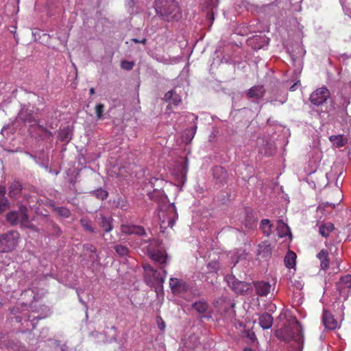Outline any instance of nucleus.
Masks as SVG:
<instances>
[{"instance_id":"f257e3e1","label":"nucleus","mask_w":351,"mask_h":351,"mask_svg":"<svg viewBox=\"0 0 351 351\" xmlns=\"http://www.w3.org/2000/svg\"><path fill=\"white\" fill-rule=\"evenodd\" d=\"M277 337L285 341H294L298 348H301L304 343L302 330L296 319L290 320L283 329L278 330Z\"/></svg>"},{"instance_id":"f03ea898","label":"nucleus","mask_w":351,"mask_h":351,"mask_svg":"<svg viewBox=\"0 0 351 351\" xmlns=\"http://www.w3.org/2000/svg\"><path fill=\"white\" fill-rule=\"evenodd\" d=\"M155 10L164 20L178 21L181 18V12L178 3L174 0H156Z\"/></svg>"},{"instance_id":"7ed1b4c3","label":"nucleus","mask_w":351,"mask_h":351,"mask_svg":"<svg viewBox=\"0 0 351 351\" xmlns=\"http://www.w3.org/2000/svg\"><path fill=\"white\" fill-rule=\"evenodd\" d=\"M158 217L161 232H165L168 228H172L178 217L175 205L169 204L161 206L158 211Z\"/></svg>"},{"instance_id":"20e7f679","label":"nucleus","mask_w":351,"mask_h":351,"mask_svg":"<svg viewBox=\"0 0 351 351\" xmlns=\"http://www.w3.org/2000/svg\"><path fill=\"white\" fill-rule=\"evenodd\" d=\"M27 211V209L26 207L21 206L18 211H11L7 214V221L12 225L20 223L24 227L30 228L31 224Z\"/></svg>"},{"instance_id":"39448f33","label":"nucleus","mask_w":351,"mask_h":351,"mask_svg":"<svg viewBox=\"0 0 351 351\" xmlns=\"http://www.w3.org/2000/svg\"><path fill=\"white\" fill-rule=\"evenodd\" d=\"M19 239V234L9 231L0 234V252H9L14 250Z\"/></svg>"},{"instance_id":"423d86ee","label":"nucleus","mask_w":351,"mask_h":351,"mask_svg":"<svg viewBox=\"0 0 351 351\" xmlns=\"http://www.w3.org/2000/svg\"><path fill=\"white\" fill-rule=\"evenodd\" d=\"M16 120H21L25 123H29L30 126H36L38 131L45 132L49 136H51V133L45 129L43 127L38 125V120L35 118L33 112L27 108L23 107L18 114Z\"/></svg>"},{"instance_id":"0eeeda50","label":"nucleus","mask_w":351,"mask_h":351,"mask_svg":"<svg viewBox=\"0 0 351 351\" xmlns=\"http://www.w3.org/2000/svg\"><path fill=\"white\" fill-rule=\"evenodd\" d=\"M226 281L227 282L228 286L237 293L243 294L247 292L250 289V285L248 283L238 280L233 276H226Z\"/></svg>"},{"instance_id":"6e6552de","label":"nucleus","mask_w":351,"mask_h":351,"mask_svg":"<svg viewBox=\"0 0 351 351\" xmlns=\"http://www.w3.org/2000/svg\"><path fill=\"white\" fill-rule=\"evenodd\" d=\"M330 97V92L326 87H322L315 90L310 96L311 102L319 106L324 104Z\"/></svg>"},{"instance_id":"1a4fd4ad","label":"nucleus","mask_w":351,"mask_h":351,"mask_svg":"<svg viewBox=\"0 0 351 351\" xmlns=\"http://www.w3.org/2000/svg\"><path fill=\"white\" fill-rule=\"evenodd\" d=\"M337 286L339 293L343 296H347L351 289V275L348 274L341 277Z\"/></svg>"},{"instance_id":"9d476101","label":"nucleus","mask_w":351,"mask_h":351,"mask_svg":"<svg viewBox=\"0 0 351 351\" xmlns=\"http://www.w3.org/2000/svg\"><path fill=\"white\" fill-rule=\"evenodd\" d=\"M322 320L324 326L328 330H335L340 327L339 323L334 318L333 315L326 310L324 311Z\"/></svg>"},{"instance_id":"9b49d317","label":"nucleus","mask_w":351,"mask_h":351,"mask_svg":"<svg viewBox=\"0 0 351 351\" xmlns=\"http://www.w3.org/2000/svg\"><path fill=\"white\" fill-rule=\"evenodd\" d=\"M169 286L173 293H183L187 289V286L185 282L176 278H170Z\"/></svg>"},{"instance_id":"f8f14e48","label":"nucleus","mask_w":351,"mask_h":351,"mask_svg":"<svg viewBox=\"0 0 351 351\" xmlns=\"http://www.w3.org/2000/svg\"><path fill=\"white\" fill-rule=\"evenodd\" d=\"M121 230L125 234L143 235L145 234L143 227L135 225L123 224L121 226Z\"/></svg>"},{"instance_id":"ddd939ff","label":"nucleus","mask_w":351,"mask_h":351,"mask_svg":"<svg viewBox=\"0 0 351 351\" xmlns=\"http://www.w3.org/2000/svg\"><path fill=\"white\" fill-rule=\"evenodd\" d=\"M272 248L267 241H263L258 244L257 254L261 258H267L271 254Z\"/></svg>"},{"instance_id":"4468645a","label":"nucleus","mask_w":351,"mask_h":351,"mask_svg":"<svg viewBox=\"0 0 351 351\" xmlns=\"http://www.w3.org/2000/svg\"><path fill=\"white\" fill-rule=\"evenodd\" d=\"M199 340L197 336L195 335H190L184 340V351H193L199 345Z\"/></svg>"},{"instance_id":"2eb2a0df","label":"nucleus","mask_w":351,"mask_h":351,"mask_svg":"<svg viewBox=\"0 0 351 351\" xmlns=\"http://www.w3.org/2000/svg\"><path fill=\"white\" fill-rule=\"evenodd\" d=\"M254 287L256 293L260 296H265L271 289V285L269 282L265 281H258L254 282Z\"/></svg>"},{"instance_id":"dca6fc26","label":"nucleus","mask_w":351,"mask_h":351,"mask_svg":"<svg viewBox=\"0 0 351 351\" xmlns=\"http://www.w3.org/2000/svg\"><path fill=\"white\" fill-rule=\"evenodd\" d=\"M5 187L3 185H0V214L4 213L10 206V203L5 197Z\"/></svg>"},{"instance_id":"f3484780","label":"nucleus","mask_w":351,"mask_h":351,"mask_svg":"<svg viewBox=\"0 0 351 351\" xmlns=\"http://www.w3.org/2000/svg\"><path fill=\"white\" fill-rule=\"evenodd\" d=\"M265 92V90L263 86H254L253 87L249 89V90L247 93V96L249 98L258 99L261 98L264 95Z\"/></svg>"},{"instance_id":"a211bd4d","label":"nucleus","mask_w":351,"mask_h":351,"mask_svg":"<svg viewBox=\"0 0 351 351\" xmlns=\"http://www.w3.org/2000/svg\"><path fill=\"white\" fill-rule=\"evenodd\" d=\"M317 258L320 261V267L322 269L326 270L329 267L330 259L328 258V253L326 250H322L317 254Z\"/></svg>"},{"instance_id":"6ab92c4d","label":"nucleus","mask_w":351,"mask_h":351,"mask_svg":"<svg viewBox=\"0 0 351 351\" xmlns=\"http://www.w3.org/2000/svg\"><path fill=\"white\" fill-rule=\"evenodd\" d=\"M178 172H173V173L178 176V179L184 182L186 178V173L188 171V165L186 161H181L178 165Z\"/></svg>"},{"instance_id":"aec40b11","label":"nucleus","mask_w":351,"mask_h":351,"mask_svg":"<svg viewBox=\"0 0 351 351\" xmlns=\"http://www.w3.org/2000/svg\"><path fill=\"white\" fill-rule=\"evenodd\" d=\"M258 320L260 326L264 330L270 328L273 324V317L267 313L262 314Z\"/></svg>"},{"instance_id":"412c9836","label":"nucleus","mask_w":351,"mask_h":351,"mask_svg":"<svg viewBox=\"0 0 351 351\" xmlns=\"http://www.w3.org/2000/svg\"><path fill=\"white\" fill-rule=\"evenodd\" d=\"M277 232L280 237H284L286 236L291 237V233L289 226L285 223L282 221L278 220L277 224Z\"/></svg>"},{"instance_id":"4be33fe9","label":"nucleus","mask_w":351,"mask_h":351,"mask_svg":"<svg viewBox=\"0 0 351 351\" xmlns=\"http://www.w3.org/2000/svg\"><path fill=\"white\" fill-rule=\"evenodd\" d=\"M165 99L174 105H178L181 101V97L180 96L176 93V92L174 90H171L169 92H167L165 95Z\"/></svg>"},{"instance_id":"5701e85b","label":"nucleus","mask_w":351,"mask_h":351,"mask_svg":"<svg viewBox=\"0 0 351 351\" xmlns=\"http://www.w3.org/2000/svg\"><path fill=\"white\" fill-rule=\"evenodd\" d=\"M22 189L21 184L19 182H13L9 189V195L10 197L16 198L21 193Z\"/></svg>"},{"instance_id":"b1692460","label":"nucleus","mask_w":351,"mask_h":351,"mask_svg":"<svg viewBox=\"0 0 351 351\" xmlns=\"http://www.w3.org/2000/svg\"><path fill=\"white\" fill-rule=\"evenodd\" d=\"M150 258L155 262L158 263L160 265L164 264L166 262V255L165 252L157 250L156 252H149Z\"/></svg>"},{"instance_id":"393cba45","label":"nucleus","mask_w":351,"mask_h":351,"mask_svg":"<svg viewBox=\"0 0 351 351\" xmlns=\"http://www.w3.org/2000/svg\"><path fill=\"white\" fill-rule=\"evenodd\" d=\"M193 307L197 312L203 314L208 311L209 305L205 300H202L193 303Z\"/></svg>"},{"instance_id":"a878e982","label":"nucleus","mask_w":351,"mask_h":351,"mask_svg":"<svg viewBox=\"0 0 351 351\" xmlns=\"http://www.w3.org/2000/svg\"><path fill=\"white\" fill-rule=\"evenodd\" d=\"M329 140L337 147H341L347 143V138L341 134L330 136Z\"/></svg>"},{"instance_id":"bb28decb","label":"nucleus","mask_w":351,"mask_h":351,"mask_svg":"<svg viewBox=\"0 0 351 351\" xmlns=\"http://www.w3.org/2000/svg\"><path fill=\"white\" fill-rule=\"evenodd\" d=\"M334 230V225L332 223L328 222L322 224L319 226V234L324 237H328L330 233Z\"/></svg>"},{"instance_id":"cd10ccee","label":"nucleus","mask_w":351,"mask_h":351,"mask_svg":"<svg viewBox=\"0 0 351 351\" xmlns=\"http://www.w3.org/2000/svg\"><path fill=\"white\" fill-rule=\"evenodd\" d=\"M99 220V225L105 232H108L112 230V226L111 223V218L100 215Z\"/></svg>"},{"instance_id":"c85d7f7f","label":"nucleus","mask_w":351,"mask_h":351,"mask_svg":"<svg viewBox=\"0 0 351 351\" xmlns=\"http://www.w3.org/2000/svg\"><path fill=\"white\" fill-rule=\"evenodd\" d=\"M260 228L265 235L269 236L272 232L273 225L269 219H265L261 221Z\"/></svg>"},{"instance_id":"c756f323","label":"nucleus","mask_w":351,"mask_h":351,"mask_svg":"<svg viewBox=\"0 0 351 351\" xmlns=\"http://www.w3.org/2000/svg\"><path fill=\"white\" fill-rule=\"evenodd\" d=\"M296 254L292 251L287 252L285 258V264L288 268H293L295 265Z\"/></svg>"},{"instance_id":"7c9ffc66","label":"nucleus","mask_w":351,"mask_h":351,"mask_svg":"<svg viewBox=\"0 0 351 351\" xmlns=\"http://www.w3.org/2000/svg\"><path fill=\"white\" fill-rule=\"evenodd\" d=\"M338 97L340 98V104L343 108H346L350 104L349 101V93H348L345 88H342L340 93L338 94Z\"/></svg>"},{"instance_id":"2f4dec72","label":"nucleus","mask_w":351,"mask_h":351,"mask_svg":"<svg viewBox=\"0 0 351 351\" xmlns=\"http://www.w3.org/2000/svg\"><path fill=\"white\" fill-rule=\"evenodd\" d=\"M114 249L120 256H125L129 253V249L125 245H117L114 247Z\"/></svg>"},{"instance_id":"473e14b6","label":"nucleus","mask_w":351,"mask_h":351,"mask_svg":"<svg viewBox=\"0 0 351 351\" xmlns=\"http://www.w3.org/2000/svg\"><path fill=\"white\" fill-rule=\"evenodd\" d=\"M80 223L86 231L89 232H94V228L92 227L91 221L88 219L86 217L82 218L80 219Z\"/></svg>"},{"instance_id":"72a5a7b5","label":"nucleus","mask_w":351,"mask_h":351,"mask_svg":"<svg viewBox=\"0 0 351 351\" xmlns=\"http://www.w3.org/2000/svg\"><path fill=\"white\" fill-rule=\"evenodd\" d=\"M342 8L350 18H351V0H340Z\"/></svg>"},{"instance_id":"f704fd0d","label":"nucleus","mask_w":351,"mask_h":351,"mask_svg":"<svg viewBox=\"0 0 351 351\" xmlns=\"http://www.w3.org/2000/svg\"><path fill=\"white\" fill-rule=\"evenodd\" d=\"M196 129H197V127L195 126L193 128H192L191 130H188L184 132V134L183 135V138L185 142H186V143L190 142L193 139L194 134L196 132Z\"/></svg>"},{"instance_id":"c9c22d12","label":"nucleus","mask_w":351,"mask_h":351,"mask_svg":"<svg viewBox=\"0 0 351 351\" xmlns=\"http://www.w3.org/2000/svg\"><path fill=\"white\" fill-rule=\"evenodd\" d=\"M54 211L60 217L67 218L70 215V210L64 207H56Z\"/></svg>"},{"instance_id":"e433bc0d","label":"nucleus","mask_w":351,"mask_h":351,"mask_svg":"<svg viewBox=\"0 0 351 351\" xmlns=\"http://www.w3.org/2000/svg\"><path fill=\"white\" fill-rule=\"evenodd\" d=\"M93 194L98 199L104 200L108 197V192L103 189H98L93 192Z\"/></svg>"},{"instance_id":"4c0bfd02","label":"nucleus","mask_w":351,"mask_h":351,"mask_svg":"<svg viewBox=\"0 0 351 351\" xmlns=\"http://www.w3.org/2000/svg\"><path fill=\"white\" fill-rule=\"evenodd\" d=\"M59 137L60 139L63 141H69L71 138L69 131L67 129L61 130L59 134Z\"/></svg>"},{"instance_id":"58836bf2","label":"nucleus","mask_w":351,"mask_h":351,"mask_svg":"<svg viewBox=\"0 0 351 351\" xmlns=\"http://www.w3.org/2000/svg\"><path fill=\"white\" fill-rule=\"evenodd\" d=\"M164 274H160V272L154 270L153 273V276L154 278L158 280V282L162 283L165 281V279L166 278V271H163Z\"/></svg>"},{"instance_id":"ea45409f","label":"nucleus","mask_w":351,"mask_h":351,"mask_svg":"<svg viewBox=\"0 0 351 351\" xmlns=\"http://www.w3.org/2000/svg\"><path fill=\"white\" fill-rule=\"evenodd\" d=\"M245 336L250 340L251 343L254 346L258 343L255 333L253 331L247 330L245 332Z\"/></svg>"},{"instance_id":"a19ab883","label":"nucleus","mask_w":351,"mask_h":351,"mask_svg":"<svg viewBox=\"0 0 351 351\" xmlns=\"http://www.w3.org/2000/svg\"><path fill=\"white\" fill-rule=\"evenodd\" d=\"M208 269L211 272H217L219 269V263L217 261H211L208 263Z\"/></svg>"},{"instance_id":"79ce46f5","label":"nucleus","mask_w":351,"mask_h":351,"mask_svg":"<svg viewBox=\"0 0 351 351\" xmlns=\"http://www.w3.org/2000/svg\"><path fill=\"white\" fill-rule=\"evenodd\" d=\"M104 110V106L101 104H98L95 106V112L98 119H101L103 116V112Z\"/></svg>"},{"instance_id":"37998d69","label":"nucleus","mask_w":351,"mask_h":351,"mask_svg":"<svg viewBox=\"0 0 351 351\" xmlns=\"http://www.w3.org/2000/svg\"><path fill=\"white\" fill-rule=\"evenodd\" d=\"M121 66L122 69L130 71L132 69L134 66V63L132 62L123 60L121 63Z\"/></svg>"},{"instance_id":"c03bdc74","label":"nucleus","mask_w":351,"mask_h":351,"mask_svg":"<svg viewBox=\"0 0 351 351\" xmlns=\"http://www.w3.org/2000/svg\"><path fill=\"white\" fill-rule=\"evenodd\" d=\"M210 1L212 2L211 4H208V7L210 8V11H209L207 14V16L209 19H211V20H213L214 19V12H213V7H215V5L213 2V0H210Z\"/></svg>"},{"instance_id":"a18cd8bd","label":"nucleus","mask_w":351,"mask_h":351,"mask_svg":"<svg viewBox=\"0 0 351 351\" xmlns=\"http://www.w3.org/2000/svg\"><path fill=\"white\" fill-rule=\"evenodd\" d=\"M56 351H70V350L67 346H57L56 348Z\"/></svg>"},{"instance_id":"49530a36","label":"nucleus","mask_w":351,"mask_h":351,"mask_svg":"<svg viewBox=\"0 0 351 351\" xmlns=\"http://www.w3.org/2000/svg\"><path fill=\"white\" fill-rule=\"evenodd\" d=\"M10 129L9 127H3L1 131V133L3 136L8 135V130Z\"/></svg>"},{"instance_id":"de8ad7c7","label":"nucleus","mask_w":351,"mask_h":351,"mask_svg":"<svg viewBox=\"0 0 351 351\" xmlns=\"http://www.w3.org/2000/svg\"><path fill=\"white\" fill-rule=\"evenodd\" d=\"M158 326L160 330H164L165 327V322L162 320H161V322L158 323Z\"/></svg>"},{"instance_id":"09e8293b","label":"nucleus","mask_w":351,"mask_h":351,"mask_svg":"<svg viewBox=\"0 0 351 351\" xmlns=\"http://www.w3.org/2000/svg\"><path fill=\"white\" fill-rule=\"evenodd\" d=\"M144 269L147 271H150L153 272L154 271V269L149 265L144 266Z\"/></svg>"},{"instance_id":"8fccbe9b","label":"nucleus","mask_w":351,"mask_h":351,"mask_svg":"<svg viewBox=\"0 0 351 351\" xmlns=\"http://www.w3.org/2000/svg\"><path fill=\"white\" fill-rule=\"evenodd\" d=\"M298 85V83H295L293 85H292L291 87H290V90L291 91H294L296 90V86Z\"/></svg>"},{"instance_id":"3c124183","label":"nucleus","mask_w":351,"mask_h":351,"mask_svg":"<svg viewBox=\"0 0 351 351\" xmlns=\"http://www.w3.org/2000/svg\"><path fill=\"white\" fill-rule=\"evenodd\" d=\"M278 101H279L280 104H283L286 101V98L283 97L282 99H280Z\"/></svg>"},{"instance_id":"603ef678","label":"nucleus","mask_w":351,"mask_h":351,"mask_svg":"<svg viewBox=\"0 0 351 351\" xmlns=\"http://www.w3.org/2000/svg\"><path fill=\"white\" fill-rule=\"evenodd\" d=\"M243 351H255V350L250 348H245Z\"/></svg>"},{"instance_id":"864d4df0","label":"nucleus","mask_w":351,"mask_h":351,"mask_svg":"<svg viewBox=\"0 0 351 351\" xmlns=\"http://www.w3.org/2000/svg\"><path fill=\"white\" fill-rule=\"evenodd\" d=\"M90 95H93L95 93V89L93 88L90 89Z\"/></svg>"},{"instance_id":"5fc2aeb1","label":"nucleus","mask_w":351,"mask_h":351,"mask_svg":"<svg viewBox=\"0 0 351 351\" xmlns=\"http://www.w3.org/2000/svg\"><path fill=\"white\" fill-rule=\"evenodd\" d=\"M132 40H133L134 43H140V40H138V39H136V38H134V39H132Z\"/></svg>"},{"instance_id":"6e6d98bb","label":"nucleus","mask_w":351,"mask_h":351,"mask_svg":"<svg viewBox=\"0 0 351 351\" xmlns=\"http://www.w3.org/2000/svg\"><path fill=\"white\" fill-rule=\"evenodd\" d=\"M239 258H240V256H239V257H238V258H237V260H236L235 261H234V262H233V263H234V265H235L239 262Z\"/></svg>"},{"instance_id":"4d7b16f0","label":"nucleus","mask_w":351,"mask_h":351,"mask_svg":"<svg viewBox=\"0 0 351 351\" xmlns=\"http://www.w3.org/2000/svg\"><path fill=\"white\" fill-rule=\"evenodd\" d=\"M140 43L145 44L146 43V39L143 38L142 40H140Z\"/></svg>"},{"instance_id":"13d9d810","label":"nucleus","mask_w":351,"mask_h":351,"mask_svg":"<svg viewBox=\"0 0 351 351\" xmlns=\"http://www.w3.org/2000/svg\"><path fill=\"white\" fill-rule=\"evenodd\" d=\"M79 300H80L81 303L85 304V302L82 300V299L80 296H79Z\"/></svg>"},{"instance_id":"bf43d9fd","label":"nucleus","mask_w":351,"mask_h":351,"mask_svg":"<svg viewBox=\"0 0 351 351\" xmlns=\"http://www.w3.org/2000/svg\"><path fill=\"white\" fill-rule=\"evenodd\" d=\"M155 193L157 194V195H160L161 192L159 191H155Z\"/></svg>"},{"instance_id":"052dcab7","label":"nucleus","mask_w":351,"mask_h":351,"mask_svg":"<svg viewBox=\"0 0 351 351\" xmlns=\"http://www.w3.org/2000/svg\"><path fill=\"white\" fill-rule=\"evenodd\" d=\"M149 196L150 197L151 199H154V197L152 196V193H149Z\"/></svg>"},{"instance_id":"680f3d73","label":"nucleus","mask_w":351,"mask_h":351,"mask_svg":"<svg viewBox=\"0 0 351 351\" xmlns=\"http://www.w3.org/2000/svg\"><path fill=\"white\" fill-rule=\"evenodd\" d=\"M277 101V100H271L270 102L271 103H273L274 104H275V102Z\"/></svg>"},{"instance_id":"e2e57ef3","label":"nucleus","mask_w":351,"mask_h":351,"mask_svg":"<svg viewBox=\"0 0 351 351\" xmlns=\"http://www.w3.org/2000/svg\"><path fill=\"white\" fill-rule=\"evenodd\" d=\"M234 304L233 303H231V304H230V307H231V308H234Z\"/></svg>"},{"instance_id":"0e129e2a","label":"nucleus","mask_w":351,"mask_h":351,"mask_svg":"<svg viewBox=\"0 0 351 351\" xmlns=\"http://www.w3.org/2000/svg\"><path fill=\"white\" fill-rule=\"evenodd\" d=\"M260 38H259L258 36H256V37H255V38H254V40H258V39H260Z\"/></svg>"}]
</instances>
